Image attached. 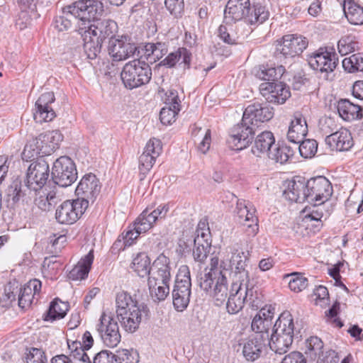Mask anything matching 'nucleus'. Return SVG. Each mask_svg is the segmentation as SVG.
I'll return each instance as SVG.
<instances>
[{
	"label": "nucleus",
	"instance_id": "obj_44",
	"mask_svg": "<svg viewBox=\"0 0 363 363\" xmlns=\"http://www.w3.org/2000/svg\"><path fill=\"white\" fill-rule=\"evenodd\" d=\"M313 208L310 213L306 216V218L312 220L322 221V218L326 220L333 211V206L331 203L328 201L313 203Z\"/></svg>",
	"mask_w": 363,
	"mask_h": 363
},
{
	"label": "nucleus",
	"instance_id": "obj_42",
	"mask_svg": "<svg viewBox=\"0 0 363 363\" xmlns=\"http://www.w3.org/2000/svg\"><path fill=\"white\" fill-rule=\"evenodd\" d=\"M167 51V45L165 43H148L144 46L145 56L150 62L158 61Z\"/></svg>",
	"mask_w": 363,
	"mask_h": 363
},
{
	"label": "nucleus",
	"instance_id": "obj_61",
	"mask_svg": "<svg viewBox=\"0 0 363 363\" xmlns=\"http://www.w3.org/2000/svg\"><path fill=\"white\" fill-rule=\"evenodd\" d=\"M263 295L261 294V292H258L257 289H255L253 286H251L249 281L246 303H249L252 308L258 309L262 306L263 303Z\"/></svg>",
	"mask_w": 363,
	"mask_h": 363
},
{
	"label": "nucleus",
	"instance_id": "obj_23",
	"mask_svg": "<svg viewBox=\"0 0 363 363\" xmlns=\"http://www.w3.org/2000/svg\"><path fill=\"white\" fill-rule=\"evenodd\" d=\"M55 99L53 92H46L40 95L35 102V111L33 113L34 120L37 123L51 121L55 118V112L50 107Z\"/></svg>",
	"mask_w": 363,
	"mask_h": 363
},
{
	"label": "nucleus",
	"instance_id": "obj_33",
	"mask_svg": "<svg viewBox=\"0 0 363 363\" xmlns=\"http://www.w3.org/2000/svg\"><path fill=\"white\" fill-rule=\"evenodd\" d=\"M94 257V250H91L88 254L82 257L78 263L72 269L69 273V278L72 280L85 279L91 269Z\"/></svg>",
	"mask_w": 363,
	"mask_h": 363
},
{
	"label": "nucleus",
	"instance_id": "obj_14",
	"mask_svg": "<svg viewBox=\"0 0 363 363\" xmlns=\"http://www.w3.org/2000/svg\"><path fill=\"white\" fill-rule=\"evenodd\" d=\"M86 205V202L77 199L65 201L56 210V220L61 224H73L84 213Z\"/></svg>",
	"mask_w": 363,
	"mask_h": 363
},
{
	"label": "nucleus",
	"instance_id": "obj_63",
	"mask_svg": "<svg viewBox=\"0 0 363 363\" xmlns=\"http://www.w3.org/2000/svg\"><path fill=\"white\" fill-rule=\"evenodd\" d=\"M116 358L119 360L126 361L128 363H137L139 361V354L137 350L122 349L116 351Z\"/></svg>",
	"mask_w": 363,
	"mask_h": 363
},
{
	"label": "nucleus",
	"instance_id": "obj_22",
	"mask_svg": "<svg viewBox=\"0 0 363 363\" xmlns=\"http://www.w3.org/2000/svg\"><path fill=\"white\" fill-rule=\"evenodd\" d=\"M162 143L158 139H150L143 154L139 157V169L140 174L145 175L153 167L156 158L162 152Z\"/></svg>",
	"mask_w": 363,
	"mask_h": 363
},
{
	"label": "nucleus",
	"instance_id": "obj_59",
	"mask_svg": "<svg viewBox=\"0 0 363 363\" xmlns=\"http://www.w3.org/2000/svg\"><path fill=\"white\" fill-rule=\"evenodd\" d=\"M242 353L247 361L253 362L260 356L261 344L259 342H247L244 345Z\"/></svg>",
	"mask_w": 363,
	"mask_h": 363
},
{
	"label": "nucleus",
	"instance_id": "obj_39",
	"mask_svg": "<svg viewBox=\"0 0 363 363\" xmlns=\"http://www.w3.org/2000/svg\"><path fill=\"white\" fill-rule=\"evenodd\" d=\"M191 54L185 48H180L177 50L169 53L162 61L164 65L169 67H174L177 62L184 64V67L189 68L191 63Z\"/></svg>",
	"mask_w": 363,
	"mask_h": 363
},
{
	"label": "nucleus",
	"instance_id": "obj_57",
	"mask_svg": "<svg viewBox=\"0 0 363 363\" xmlns=\"http://www.w3.org/2000/svg\"><path fill=\"white\" fill-rule=\"evenodd\" d=\"M18 292L16 284L9 282L4 288V293L0 298V304L2 307H9L16 301V294Z\"/></svg>",
	"mask_w": 363,
	"mask_h": 363
},
{
	"label": "nucleus",
	"instance_id": "obj_54",
	"mask_svg": "<svg viewBox=\"0 0 363 363\" xmlns=\"http://www.w3.org/2000/svg\"><path fill=\"white\" fill-rule=\"evenodd\" d=\"M337 48L341 55H346L358 50L359 43L354 36L345 35L339 40Z\"/></svg>",
	"mask_w": 363,
	"mask_h": 363
},
{
	"label": "nucleus",
	"instance_id": "obj_2",
	"mask_svg": "<svg viewBox=\"0 0 363 363\" xmlns=\"http://www.w3.org/2000/svg\"><path fill=\"white\" fill-rule=\"evenodd\" d=\"M116 315L125 331L134 333L141 322L150 316L148 306L138 303L128 293L121 291L116 297Z\"/></svg>",
	"mask_w": 363,
	"mask_h": 363
},
{
	"label": "nucleus",
	"instance_id": "obj_64",
	"mask_svg": "<svg viewBox=\"0 0 363 363\" xmlns=\"http://www.w3.org/2000/svg\"><path fill=\"white\" fill-rule=\"evenodd\" d=\"M180 111V108L163 107L160 113V119L162 124L169 125L175 121L176 116Z\"/></svg>",
	"mask_w": 363,
	"mask_h": 363
},
{
	"label": "nucleus",
	"instance_id": "obj_5",
	"mask_svg": "<svg viewBox=\"0 0 363 363\" xmlns=\"http://www.w3.org/2000/svg\"><path fill=\"white\" fill-rule=\"evenodd\" d=\"M101 12V5H86L84 1H77L62 8V16L55 18V27L59 31L67 30L71 28L72 21H77L78 31L80 33V26L88 24L87 19L94 18V16Z\"/></svg>",
	"mask_w": 363,
	"mask_h": 363
},
{
	"label": "nucleus",
	"instance_id": "obj_8",
	"mask_svg": "<svg viewBox=\"0 0 363 363\" xmlns=\"http://www.w3.org/2000/svg\"><path fill=\"white\" fill-rule=\"evenodd\" d=\"M51 174L54 183L61 187L72 185L77 179L75 164L67 156H62L55 161Z\"/></svg>",
	"mask_w": 363,
	"mask_h": 363
},
{
	"label": "nucleus",
	"instance_id": "obj_52",
	"mask_svg": "<svg viewBox=\"0 0 363 363\" xmlns=\"http://www.w3.org/2000/svg\"><path fill=\"white\" fill-rule=\"evenodd\" d=\"M342 67L350 73L363 72V53L358 52L342 60Z\"/></svg>",
	"mask_w": 363,
	"mask_h": 363
},
{
	"label": "nucleus",
	"instance_id": "obj_30",
	"mask_svg": "<svg viewBox=\"0 0 363 363\" xmlns=\"http://www.w3.org/2000/svg\"><path fill=\"white\" fill-rule=\"evenodd\" d=\"M306 350V354L318 356V363H338L340 356L335 350H330L324 354L323 351V342H305Z\"/></svg>",
	"mask_w": 363,
	"mask_h": 363
},
{
	"label": "nucleus",
	"instance_id": "obj_6",
	"mask_svg": "<svg viewBox=\"0 0 363 363\" xmlns=\"http://www.w3.org/2000/svg\"><path fill=\"white\" fill-rule=\"evenodd\" d=\"M121 76L125 86L133 89L147 84L152 77V70L148 63L134 60L125 65Z\"/></svg>",
	"mask_w": 363,
	"mask_h": 363
},
{
	"label": "nucleus",
	"instance_id": "obj_10",
	"mask_svg": "<svg viewBox=\"0 0 363 363\" xmlns=\"http://www.w3.org/2000/svg\"><path fill=\"white\" fill-rule=\"evenodd\" d=\"M308 40L300 35L288 34L282 37L276 43L277 56L292 58L301 55L308 47Z\"/></svg>",
	"mask_w": 363,
	"mask_h": 363
},
{
	"label": "nucleus",
	"instance_id": "obj_34",
	"mask_svg": "<svg viewBox=\"0 0 363 363\" xmlns=\"http://www.w3.org/2000/svg\"><path fill=\"white\" fill-rule=\"evenodd\" d=\"M337 109L340 116L345 121H352L362 117V109L347 99H341L337 102Z\"/></svg>",
	"mask_w": 363,
	"mask_h": 363
},
{
	"label": "nucleus",
	"instance_id": "obj_56",
	"mask_svg": "<svg viewBox=\"0 0 363 363\" xmlns=\"http://www.w3.org/2000/svg\"><path fill=\"white\" fill-rule=\"evenodd\" d=\"M192 135L198 139H201L199 143L198 149L203 153L206 154L210 148L211 145V130L209 129L202 130V128H196L192 131Z\"/></svg>",
	"mask_w": 363,
	"mask_h": 363
},
{
	"label": "nucleus",
	"instance_id": "obj_13",
	"mask_svg": "<svg viewBox=\"0 0 363 363\" xmlns=\"http://www.w3.org/2000/svg\"><path fill=\"white\" fill-rule=\"evenodd\" d=\"M308 62L313 69L325 73L326 77L336 68L338 58L335 52L320 48L308 56Z\"/></svg>",
	"mask_w": 363,
	"mask_h": 363
},
{
	"label": "nucleus",
	"instance_id": "obj_45",
	"mask_svg": "<svg viewBox=\"0 0 363 363\" xmlns=\"http://www.w3.org/2000/svg\"><path fill=\"white\" fill-rule=\"evenodd\" d=\"M43 147L42 142L38 140V136L30 140L24 147L21 154L23 160L32 161L42 154L43 157Z\"/></svg>",
	"mask_w": 363,
	"mask_h": 363
},
{
	"label": "nucleus",
	"instance_id": "obj_3",
	"mask_svg": "<svg viewBox=\"0 0 363 363\" xmlns=\"http://www.w3.org/2000/svg\"><path fill=\"white\" fill-rule=\"evenodd\" d=\"M217 255H212L209 267L204 269L199 278V286L206 291H211L216 306L223 305L230 293L228 281Z\"/></svg>",
	"mask_w": 363,
	"mask_h": 363
},
{
	"label": "nucleus",
	"instance_id": "obj_48",
	"mask_svg": "<svg viewBox=\"0 0 363 363\" xmlns=\"http://www.w3.org/2000/svg\"><path fill=\"white\" fill-rule=\"evenodd\" d=\"M69 310V305L59 298L54 299L50 305L45 318L46 320H54L65 317Z\"/></svg>",
	"mask_w": 363,
	"mask_h": 363
},
{
	"label": "nucleus",
	"instance_id": "obj_60",
	"mask_svg": "<svg viewBox=\"0 0 363 363\" xmlns=\"http://www.w3.org/2000/svg\"><path fill=\"white\" fill-rule=\"evenodd\" d=\"M25 191L23 184L18 179L14 180L8 188V196L16 203L19 201H24L23 192Z\"/></svg>",
	"mask_w": 363,
	"mask_h": 363
},
{
	"label": "nucleus",
	"instance_id": "obj_17",
	"mask_svg": "<svg viewBox=\"0 0 363 363\" xmlns=\"http://www.w3.org/2000/svg\"><path fill=\"white\" fill-rule=\"evenodd\" d=\"M298 333H294V324L292 315L289 311H284L280 314L277 320L272 333L270 336V340L283 339L284 340H293L294 338L298 339Z\"/></svg>",
	"mask_w": 363,
	"mask_h": 363
},
{
	"label": "nucleus",
	"instance_id": "obj_18",
	"mask_svg": "<svg viewBox=\"0 0 363 363\" xmlns=\"http://www.w3.org/2000/svg\"><path fill=\"white\" fill-rule=\"evenodd\" d=\"M273 116L272 108L255 103L249 105L245 108L242 116V121L245 122V124H250L257 128L261 123L272 119Z\"/></svg>",
	"mask_w": 363,
	"mask_h": 363
},
{
	"label": "nucleus",
	"instance_id": "obj_9",
	"mask_svg": "<svg viewBox=\"0 0 363 363\" xmlns=\"http://www.w3.org/2000/svg\"><path fill=\"white\" fill-rule=\"evenodd\" d=\"M103 13L104 6L101 5V12L100 13L96 14L94 18L87 19L88 24L83 26H80V30H84L88 34L99 38V40H101L102 43L106 38H114V34L118 28L117 23L114 21L99 18Z\"/></svg>",
	"mask_w": 363,
	"mask_h": 363
},
{
	"label": "nucleus",
	"instance_id": "obj_53",
	"mask_svg": "<svg viewBox=\"0 0 363 363\" xmlns=\"http://www.w3.org/2000/svg\"><path fill=\"white\" fill-rule=\"evenodd\" d=\"M289 277V287L291 291L298 293L308 286V280L302 273L294 272L285 276V278Z\"/></svg>",
	"mask_w": 363,
	"mask_h": 363
},
{
	"label": "nucleus",
	"instance_id": "obj_19",
	"mask_svg": "<svg viewBox=\"0 0 363 363\" xmlns=\"http://www.w3.org/2000/svg\"><path fill=\"white\" fill-rule=\"evenodd\" d=\"M49 175V164L44 157H40L28 167L26 179L28 184H34L35 188L41 190L46 184Z\"/></svg>",
	"mask_w": 363,
	"mask_h": 363
},
{
	"label": "nucleus",
	"instance_id": "obj_7",
	"mask_svg": "<svg viewBox=\"0 0 363 363\" xmlns=\"http://www.w3.org/2000/svg\"><path fill=\"white\" fill-rule=\"evenodd\" d=\"M191 294L190 270L188 266L182 265L176 276L172 290V299L174 308L183 311L189 306Z\"/></svg>",
	"mask_w": 363,
	"mask_h": 363
},
{
	"label": "nucleus",
	"instance_id": "obj_49",
	"mask_svg": "<svg viewBox=\"0 0 363 363\" xmlns=\"http://www.w3.org/2000/svg\"><path fill=\"white\" fill-rule=\"evenodd\" d=\"M344 12L346 18L351 24H363V8L355 3H348L347 6H344Z\"/></svg>",
	"mask_w": 363,
	"mask_h": 363
},
{
	"label": "nucleus",
	"instance_id": "obj_26",
	"mask_svg": "<svg viewBox=\"0 0 363 363\" xmlns=\"http://www.w3.org/2000/svg\"><path fill=\"white\" fill-rule=\"evenodd\" d=\"M236 213L238 222L242 225L251 228L252 233L255 234L258 230L257 218L255 215V208L245 201H238Z\"/></svg>",
	"mask_w": 363,
	"mask_h": 363
},
{
	"label": "nucleus",
	"instance_id": "obj_41",
	"mask_svg": "<svg viewBox=\"0 0 363 363\" xmlns=\"http://www.w3.org/2000/svg\"><path fill=\"white\" fill-rule=\"evenodd\" d=\"M87 342V344L83 345L82 342H67L68 349L70 351L69 357L83 363H91L86 350H89L92 347L93 342Z\"/></svg>",
	"mask_w": 363,
	"mask_h": 363
},
{
	"label": "nucleus",
	"instance_id": "obj_46",
	"mask_svg": "<svg viewBox=\"0 0 363 363\" xmlns=\"http://www.w3.org/2000/svg\"><path fill=\"white\" fill-rule=\"evenodd\" d=\"M141 233H143L139 232V229H138L137 226L133 224V227L129 226L126 230H124L118 236L113 245L120 247L121 249H125L126 247H130L135 242V240Z\"/></svg>",
	"mask_w": 363,
	"mask_h": 363
},
{
	"label": "nucleus",
	"instance_id": "obj_35",
	"mask_svg": "<svg viewBox=\"0 0 363 363\" xmlns=\"http://www.w3.org/2000/svg\"><path fill=\"white\" fill-rule=\"evenodd\" d=\"M38 140L42 142L43 154L50 155L57 150L60 143L63 140L62 134L57 130L47 131L38 135Z\"/></svg>",
	"mask_w": 363,
	"mask_h": 363
},
{
	"label": "nucleus",
	"instance_id": "obj_43",
	"mask_svg": "<svg viewBox=\"0 0 363 363\" xmlns=\"http://www.w3.org/2000/svg\"><path fill=\"white\" fill-rule=\"evenodd\" d=\"M270 328L271 325H269V322L267 319L263 321L259 315H255L251 324L252 330L255 334L252 340H270Z\"/></svg>",
	"mask_w": 363,
	"mask_h": 363
},
{
	"label": "nucleus",
	"instance_id": "obj_25",
	"mask_svg": "<svg viewBox=\"0 0 363 363\" xmlns=\"http://www.w3.org/2000/svg\"><path fill=\"white\" fill-rule=\"evenodd\" d=\"M325 143L332 150L336 151H347L354 144L351 133L344 128L327 135Z\"/></svg>",
	"mask_w": 363,
	"mask_h": 363
},
{
	"label": "nucleus",
	"instance_id": "obj_36",
	"mask_svg": "<svg viewBox=\"0 0 363 363\" xmlns=\"http://www.w3.org/2000/svg\"><path fill=\"white\" fill-rule=\"evenodd\" d=\"M130 268L139 277L143 278L151 272V260L146 252H138L133 257Z\"/></svg>",
	"mask_w": 363,
	"mask_h": 363
},
{
	"label": "nucleus",
	"instance_id": "obj_37",
	"mask_svg": "<svg viewBox=\"0 0 363 363\" xmlns=\"http://www.w3.org/2000/svg\"><path fill=\"white\" fill-rule=\"evenodd\" d=\"M83 38L84 50L89 59L94 60L101 52L102 42L91 34H88L84 30H80L79 33Z\"/></svg>",
	"mask_w": 363,
	"mask_h": 363
},
{
	"label": "nucleus",
	"instance_id": "obj_32",
	"mask_svg": "<svg viewBox=\"0 0 363 363\" xmlns=\"http://www.w3.org/2000/svg\"><path fill=\"white\" fill-rule=\"evenodd\" d=\"M274 145L275 139L273 133L270 131H263L255 138L251 151L257 157H261L264 154L268 156L269 152H271Z\"/></svg>",
	"mask_w": 363,
	"mask_h": 363
},
{
	"label": "nucleus",
	"instance_id": "obj_12",
	"mask_svg": "<svg viewBox=\"0 0 363 363\" xmlns=\"http://www.w3.org/2000/svg\"><path fill=\"white\" fill-rule=\"evenodd\" d=\"M330 181L323 176L311 178L307 181V201L310 203L328 201L333 194Z\"/></svg>",
	"mask_w": 363,
	"mask_h": 363
},
{
	"label": "nucleus",
	"instance_id": "obj_11",
	"mask_svg": "<svg viewBox=\"0 0 363 363\" xmlns=\"http://www.w3.org/2000/svg\"><path fill=\"white\" fill-rule=\"evenodd\" d=\"M137 46L128 35H118L108 40V53L113 61L119 62L133 56Z\"/></svg>",
	"mask_w": 363,
	"mask_h": 363
},
{
	"label": "nucleus",
	"instance_id": "obj_55",
	"mask_svg": "<svg viewBox=\"0 0 363 363\" xmlns=\"http://www.w3.org/2000/svg\"><path fill=\"white\" fill-rule=\"evenodd\" d=\"M23 359L25 363H48L45 352L36 347L26 348Z\"/></svg>",
	"mask_w": 363,
	"mask_h": 363
},
{
	"label": "nucleus",
	"instance_id": "obj_51",
	"mask_svg": "<svg viewBox=\"0 0 363 363\" xmlns=\"http://www.w3.org/2000/svg\"><path fill=\"white\" fill-rule=\"evenodd\" d=\"M194 247L193 249V257L196 262L203 263L206 259L211 250V242H203L199 238H194Z\"/></svg>",
	"mask_w": 363,
	"mask_h": 363
},
{
	"label": "nucleus",
	"instance_id": "obj_15",
	"mask_svg": "<svg viewBox=\"0 0 363 363\" xmlns=\"http://www.w3.org/2000/svg\"><path fill=\"white\" fill-rule=\"evenodd\" d=\"M256 128L250 124H245L242 121L231 129L227 143L232 150H242L246 148L254 138Z\"/></svg>",
	"mask_w": 363,
	"mask_h": 363
},
{
	"label": "nucleus",
	"instance_id": "obj_31",
	"mask_svg": "<svg viewBox=\"0 0 363 363\" xmlns=\"http://www.w3.org/2000/svg\"><path fill=\"white\" fill-rule=\"evenodd\" d=\"M96 330L103 340H120L121 334L118 323L106 315H101L96 325Z\"/></svg>",
	"mask_w": 363,
	"mask_h": 363
},
{
	"label": "nucleus",
	"instance_id": "obj_47",
	"mask_svg": "<svg viewBox=\"0 0 363 363\" xmlns=\"http://www.w3.org/2000/svg\"><path fill=\"white\" fill-rule=\"evenodd\" d=\"M294 151L292 147L286 145H274L271 152H269L268 157L276 162L284 164L294 156Z\"/></svg>",
	"mask_w": 363,
	"mask_h": 363
},
{
	"label": "nucleus",
	"instance_id": "obj_21",
	"mask_svg": "<svg viewBox=\"0 0 363 363\" xmlns=\"http://www.w3.org/2000/svg\"><path fill=\"white\" fill-rule=\"evenodd\" d=\"M259 91L268 102L277 104H284L291 95L289 88L281 83H262Z\"/></svg>",
	"mask_w": 363,
	"mask_h": 363
},
{
	"label": "nucleus",
	"instance_id": "obj_27",
	"mask_svg": "<svg viewBox=\"0 0 363 363\" xmlns=\"http://www.w3.org/2000/svg\"><path fill=\"white\" fill-rule=\"evenodd\" d=\"M308 133L306 120L302 113L296 112L291 121L287 132V139L291 143L298 144Z\"/></svg>",
	"mask_w": 363,
	"mask_h": 363
},
{
	"label": "nucleus",
	"instance_id": "obj_24",
	"mask_svg": "<svg viewBox=\"0 0 363 363\" xmlns=\"http://www.w3.org/2000/svg\"><path fill=\"white\" fill-rule=\"evenodd\" d=\"M41 289V282L38 279H33L18 289V306L24 310L36 303Z\"/></svg>",
	"mask_w": 363,
	"mask_h": 363
},
{
	"label": "nucleus",
	"instance_id": "obj_1",
	"mask_svg": "<svg viewBox=\"0 0 363 363\" xmlns=\"http://www.w3.org/2000/svg\"><path fill=\"white\" fill-rule=\"evenodd\" d=\"M247 257L240 250L238 244L227 246L220 252V266L223 269L230 270L233 283L225 301L228 312L238 313L246 303L248 291L249 273L246 269Z\"/></svg>",
	"mask_w": 363,
	"mask_h": 363
},
{
	"label": "nucleus",
	"instance_id": "obj_29",
	"mask_svg": "<svg viewBox=\"0 0 363 363\" xmlns=\"http://www.w3.org/2000/svg\"><path fill=\"white\" fill-rule=\"evenodd\" d=\"M171 277L169 259L164 254H160L151 266V272L148 279H154L164 283H169Z\"/></svg>",
	"mask_w": 363,
	"mask_h": 363
},
{
	"label": "nucleus",
	"instance_id": "obj_4",
	"mask_svg": "<svg viewBox=\"0 0 363 363\" xmlns=\"http://www.w3.org/2000/svg\"><path fill=\"white\" fill-rule=\"evenodd\" d=\"M269 16L265 6L255 4L251 6L250 0H229L224 10V19L226 23L244 21L251 26L263 23Z\"/></svg>",
	"mask_w": 363,
	"mask_h": 363
},
{
	"label": "nucleus",
	"instance_id": "obj_58",
	"mask_svg": "<svg viewBox=\"0 0 363 363\" xmlns=\"http://www.w3.org/2000/svg\"><path fill=\"white\" fill-rule=\"evenodd\" d=\"M300 155L304 158H311L317 152L318 143L313 139L302 140L298 143Z\"/></svg>",
	"mask_w": 363,
	"mask_h": 363
},
{
	"label": "nucleus",
	"instance_id": "obj_20",
	"mask_svg": "<svg viewBox=\"0 0 363 363\" xmlns=\"http://www.w3.org/2000/svg\"><path fill=\"white\" fill-rule=\"evenodd\" d=\"M169 211L168 204H162L156 209H145L133 223L139 229V232L143 233L149 230L158 219L164 218Z\"/></svg>",
	"mask_w": 363,
	"mask_h": 363
},
{
	"label": "nucleus",
	"instance_id": "obj_50",
	"mask_svg": "<svg viewBox=\"0 0 363 363\" xmlns=\"http://www.w3.org/2000/svg\"><path fill=\"white\" fill-rule=\"evenodd\" d=\"M38 194L39 196L35 199V204L43 211L52 210L57 203L56 194L54 191H39Z\"/></svg>",
	"mask_w": 363,
	"mask_h": 363
},
{
	"label": "nucleus",
	"instance_id": "obj_28",
	"mask_svg": "<svg viewBox=\"0 0 363 363\" xmlns=\"http://www.w3.org/2000/svg\"><path fill=\"white\" fill-rule=\"evenodd\" d=\"M307 182L305 179L296 177L288 182L287 188L284 191V197L292 202L303 203L307 201Z\"/></svg>",
	"mask_w": 363,
	"mask_h": 363
},
{
	"label": "nucleus",
	"instance_id": "obj_62",
	"mask_svg": "<svg viewBox=\"0 0 363 363\" xmlns=\"http://www.w3.org/2000/svg\"><path fill=\"white\" fill-rule=\"evenodd\" d=\"M164 5L174 17L179 18L182 16L184 11V0H164Z\"/></svg>",
	"mask_w": 363,
	"mask_h": 363
},
{
	"label": "nucleus",
	"instance_id": "obj_38",
	"mask_svg": "<svg viewBox=\"0 0 363 363\" xmlns=\"http://www.w3.org/2000/svg\"><path fill=\"white\" fill-rule=\"evenodd\" d=\"M147 284L150 297L155 303L164 301L169 294V283H164L160 280L148 279Z\"/></svg>",
	"mask_w": 363,
	"mask_h": 363
},
{
	"label": "nucleus",
	"instance_id": "obj_16",
	"mask_svg": "<svg viewBox=\"0 0 363 363\" xmlns=\"http://www.w3.org/2000/svg\"><path fill=\"white\" fill-rule=\"evenodd\" d=\"M101 184L94 174H85L78 184L75 194L77 200L86 202V207L93 203L101 191Z\"/></svg>",
	"mask_w": 363,
	"mask_h": 363
},
{
	"label": "nucleus",
	"instance_id": "obj_40",
	"mask_svg": "<svg viewBox=\"0 0 363 363\" xmlns=\"http://www.w3.org/2000/svg\"><path fill=\"white\" fill-rule=\"evenodd\" d=\"M284 72V68L283 66L269 67L264 65H260L257 67H255L253 69V73L257 78L268 81L269 82H274V81L279 79L282 76Z\"/></svg>",
	"mask_w": 363,
	"mask_h": 363
}]
</instances>
